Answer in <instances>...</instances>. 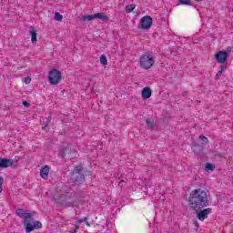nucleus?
<instances>
[{
    "instance_id": "1",
    "label": "nucleus",
    "mask_w": 233,
    "mask_h": 233,
    "mask_svg": "<svg viewBox=\"0 0 233 233\" xmlns=\"http://www.w3.org/2000/svg\"><path fill=\"white\" fill-rule=\"evenodd\" d=\"M189 205L196 211L208 207V195L207 191L202 188L192 190L189 195Z\"/></svg>"
},
{
    "instance_id": "2",
    "label": "nucleus",
    "mask_w": 233,
    "mask_h": 233,
    "mask_svg": "<svg viewBox=\"0 0 233 233\" xmlns=\"http://www.w3.org/2000/svg\"><path fill=\"white\" fill-rule=\"evenodd\" d=\"M18 218H24V227L25 228L26 233L33 232V230H37L39 228H43V224L39 221L34 222V216H35V212H30L25 209H16L15 211Z\"/></svg>"
},
{
    "instance_id": "3",
    "label": "nucleus",
    "mask_w": 233,
    "mask_h": 233,
    "mask_svg": "<svg viewBox=\"0 0 233 233\" xmlns=\"http://www.w3.org/2000/svg\"><path fill=\"white\" fill-rule=\"evenodd\" d=\"M139 63L143 70H150L154 66V56L150 54H144L140 56Z\"/></svg>"
},
{
    "instance_id": "4",
    "label": "nucleus",
    "mask_w": 233,
    "mask_h": 233,
    "mask_svg": "<svg viewBox=\"0 0 233 233\" xmlns=\"http://www.w3.org/2000/svg\"><path fill=\"white\" fill-rule=\"evenodd\" d=\"M56 198L57 199H62V200L72 199L76 198V193H74L70 188L65 186L62 187V190L57 191Z\"/></svg>"
},
{
    "instance_id": "5",
    "label": "nucleus",
    "mask_w": 233,
    "mask_h": 233,
    "mask_svg": "<svg viewBox=\"0 0 233 233\" xmlns=\"http://www.w3.org/2000/svg\"><path fill=\"white\" fill-rule=\"evenodd\" d=\"M61 71L57 69H52L47 76L50 85H59L61 83Z\"/></svg>"
},
{
    "instance_id": "6",
    "label": "nucleus",
    "mask_w": 233,
    "mask_h": 233,
    "mask_svg": "<svg viewBox=\"0 0 233 233\" xmlns=\"http://www.w3.org/2000/svg\"><path fill=\"white\" fill-rule=\"evenodd\" d=\"M81 170H83V167L81 166H77L75 167V170L72 174V179H74L76 185H79L85 181V175L81 173Z\"/></svg>"
},
{
    "instance_id": "7",
    "label": "nucleus",
    "mask_w": 233,
    "mask_h": 233,
    "mask_svg": "<svg viewBox=\"0 0 233 233\" xmlns=\"http://www.w3.org/2000/svg\"><path fill=\"white\" fill-rule=\"evenodd\" d=\"M215 60L219 65H227L228 61V52L227 51H218L215 55Z\"/></svg>"
},
{
    "instance_id": "8",
    "label": "nucleus",
    "mask_w": 233,
    "mask_h": 233,
    "mask_svg": "<svg viewBox=\"0 0 233 233\" xmlns=\"http://www.w3.org/2000/svg\"><path fill=\"white\" fill-rule=\"evenodd\" d=\"M94 19H100L101 21H108V16L105 13H96L94 15H87L82 17L84 21H94Z\"/></svg>"
},
{
    "instance_id": "9",
    "label": "nucleus",
    "mask_w": 233,
    "mask_h": 233,
    "mask_svg": "<svg viewBox=\"0 0 233 233\" xmlns=\"http://www.w3.org/2000/svg\"><path fill=\"white\" fill-rule=\"evenodd\" d=\"M152 26V18L149 15L143 16L140 19V28L142 30H148Z\"/></svg>"
},
{
    "instance_id": "10",
    "label": "nucleus",
    "mask_w": 233,
    "mask_h": 233,
    "mask_svg": "<svg viewBox=\"0 0 233 233\" xmlns=\"http://www.w3.org/2000/svg\"><path fill=\"white\" fill-rule=\"evenodd\" d=\"M212 212V208H208L206 209H199L197 211V218L198 219H199V221H205V219H207V218H208V214H210Z\"/></svg>"
},
{
    "instance_id": "11",
    "label": "nucleus",
    "mask_w": 233,
    "mask_h": 233,
    "mask_svg": "<svg viewBox=\"0 0 233 233\" xmlns=\"http://www.w3.org/2000/svg\"><path fill=\"white\" fill-rule=\"evenodd\" d=\"M142 99H150L152 97V89L148 86H146L142 89L141 92Z\"/></svg>"
},
{
    "instance_id": "12",
    "label": "nucleus",
    "mask_w": 233,
    "mask_h": 233,
    "mask_svg": "<svg viewBox=\"0 0 233 233\" xmlns=\"http://www.w3.org/2000/svg\"><path fill=\"white\" fill-rule=\"evenodd\" d=\"M14 165V160L7 158L0 159V168H8V167H12Z\"/></svg>"
},
{
    "instance_id": "13",
    "label": "nucleus",
    "mask_w": 233,
    "mask_h": 233,
    "mask_svg": "<svg viewBox=\"0 0 233 233\" xmlns=\"http://www.w3.org/2000/svg\"><path fill=\"white\" fill-rule=\"evenodd\" d=\"M50 173V167L48 166H45L40 170V176L43 179H46L48 177V174Z\"/></svg>"
},
{
    "instance_id": "14",
    "label": "nucleus",
    "mask_w": 233,
    "mask_h": 233,
    "mask_svg": "<svg viewBox=\"0 0 233 233\" xmlns=\"http://www.w3.org/2000/svg\"><path fill=\"white\" fill-rule=\"evenodd\" d=\"M66 152H70V147L68 146H63L59 149L60 157H65L66 156Z\"/></svg>"
},
{
    "instance_id": "15",
    "label": "nucleus",
    "mask_w": 233,
    "mask_h": 233,
    "mask_svg": "<svg viewBox=\"0 0 233 233\" xmlns=\"http://www.w3.org/2000/svg\"><path fill=\"white\" fill-rule=\"evenodd\" d=\"M29 34L31 35L32 43H37V33L35 32V29L31 28V30L29 31Z\"/></svg>"
},
{
    "instance_id": "16",
    "label": "nucleus",
    "mask_w": 233,
    "mask_h": 233,
    "mask_svg": "<svg viewBox=\"0 0 233 233\" xmlns=\"http://www.w3.org/2000/svg\"><path fill=\"white\" fill-rule=\"evenodd\" d=\"M227 70V66H220V70L217 73L215 79H219L223 76V72Z\"/></svg>"
},
{
    "instance_id": "17",
    "label": "nucleus",
    "mask_w": 233,
    "mask_h": 233,
    "mask_svg": "<svg viewBox=\"0 0 233 233\" xmlns=\"http://www.w3.org/2000/svg\"><path fill=\"white\" fill-rule=\"evenodd\" d=\"M100 63L103 66H106V65H108V59H106V56L102 55L100 56Z\"/></svg>"
},
{
    "instance_id": "18",
    "label": "nucleus",
    "mask_w": 233,
    "mask_h": 233,
    "mask_svg": "<svg viewBox=\"0 0 233 233\" xmlns=\"http://www.w3.org/2000/svg\"><path fill=\"white\" fill-rule=\"evenodd\" d=\"M86 221V218H81L79 220L76 221V224L75 225V231L74 232H77V230L79 229V225H81V223Z\"/></svg>"
},
{
    "instance_id": "19",
    "label": "nucleus",
    "mask_w": 233,
    "mask_h": 233,
    "mask_svg": "<svg viewBox=\"0 0 233 233\" xmlns=\"http://www.w3.org/2000/svg\"><path fill=\"white\" fill-rule=\"evenodd\" d=\"M135 9L136 5H128L126 6V12H127V14H130V12H134Z\"/></svg>"
},
{
    "instance_id": "20",
    "label": "nucleus",
    "mask_w": 233,
    "mask_h": 233,
    "mask_svg": "<svg viewBox=\"0 0 233 233\" xmlns=\"http://www.w3.org/2000/svg\"><path fill=\"white\" fill-rule=\"evenodd\" d=\"M178 3H180V5H192V0H178Z\"/></svg>"
},
{
    "instance_id": "21",
    "label": "nucleus",
    "mask_w": 233,
    "mask_h": 233,
    "mask_svg": "<svg viewBox=\"0 0 233 233\" xmlns=\"http://www.w3.org/2000/svg\"><path fill=\"white\" fill-rule=\"evenodd\" d=\"M55 20L56 21H63V15L59 13L55 14Z\"/></svg>"
},
{
    "instance_id": "22",
    "label": "nucleus",
    "mask_w": 233,
    "mask_h": 233,
    "mask_svg": "<svg viewBox=\"0 0 233 233\" xmlns=\"http://www.w3.org/2000/svg\"><path fill=\"white\" fill-rule=\"evenodd\" d=\"M192 149L197 156H199V154H201V152L198 151L199 150V146H193Z\"/></svg>"
},
{
    "instance_id": "23",
    "label": "nucleus",
    "mask_w": 233,
    "mask_h": 233,
    "mask_svg": "<svg viewBox=\"0 0 233 233\" xmlns=\"http://www.w3.org/2000/svg\"><path fill=\"white\" fill-rule=\"evenodd\" d=\"M146 123L149 128H154V120L147 119Z\"/></svg>"
},
{
    "instance_id": "24",
    "label": "nucleus",
    "mask_w": 233,
    "mask_h": 233,
    "mask_svg": "<svg viewBox=\"0 0 233 233\" xmlns=\"http://www.w3.org/2000/svg\"><path fill=\"white\" fill-rule=\"evenodd\" d=\"M199 139H201V141H203L204 145H207L208 143V138H207V137L201 135L199 137Z\"/></svg>"
},
{
    "instance_id": "25",
    "label": "nucleus",
    "mask_w": 233,
    "mask_h": 233,
    "mask_svg": "<svg viewBox=\"0 0 233 233\" xmlns=\"http://www.w3.org/2000/svg\"><path fill=\"white\" fill-rule=\"evenodd\" d=\"M214 168H215V167L212 164H210V163L206 164V170L212 171V170H214Z\"/></svg>"
},
{
    "instance_id": "26",
    "label": "nucleus",
    "mask_w": 233,
    "mask_h": 233,
    "mask_svg": "<svg viewBox=\"0 0 233 233\" xmlns=\"http://www.w3.org/2000/svg\"><path fill=\"white\" fill-rule=\"evenodd\" d=\"M24 81H25V85H30V83H32V77H30V76H25V77L24 78Z\"/></svg>"
},
{
    "instance_id": "27",
    "label": "nucleus",
    "mask_w": 233,
    "mask_h": 233,
    "mask_svg": "<svg viewBox=\"0 0 233 233\" xmlns=\"http://www.w3.org/2000/svg\"><path fill=\"white\" fill-rule=\"evenodd\" d=\"M5 181V178H3V177L0 176V194L1 192H3V183Z\"/></svg>"
},
{
    "instance_id": "28",
    "label": "nucleus",
    "mask_w": 233,
    "mask_h": 233,
    "mask_svg": "<svg viewBox=\"0 0 233 233\" xmlns=\"http://www.w3.org/2000/svg\"><path fill=\"white\" fill-rule=\"evenodd\" d=\"M24 106H25V108H28V106H30V103L24 101L23 102Z\"/></svg>"
},
{
    "instance_id": "29",
    "label": "nucleus",
    "mask_w": 233,
    "mask_h": 233,
    "mask_svg": "<svg viewBox=\"0 0 233 233\" xmlns=\"http://www.w3.org/2000/svg\"><path fill=\"white\" fill-rule=\"evenodd\" d=\"M182 96H183L184 97H186V96H188V93H187V92H184V93L182 94Z\"/></svg>"
},
{
    "instance_id": "30",
    "label": "nucleus",
    "mask_w": 233,
    "mask_h": 233,
    "mask_svg": "<svg viewBox=\"0 0 233 233\" xmlns=\"http://www.w3.org/2000/svg\"><path fill=\"white\" fill-rule=\"evenodd\" d=\"M227 50H228V52H231L232 47H231V46H228V47L227 48Z\"/></svg>"
},
{
    "instance_id": "31",
    "label": "nucleus",
    "mask_w": 233,
    "mask_h": 233,
    "mask_svg": "<svg viewBox=\"0 0 233 233\" xmlns=\"http://www.w3.org/2000/svg\"><path fill=\"white\" fill-rule=\"evenodd\" d=\"M84 223H86V225H87V227H90V224L88 223V221H86H86H84Z\"/></svg>"
},
{
    "instance_id": "32",
    "label": "nucleus",
    "mask_w": 233,
    "mask_h": 233,
    "mask_svg": "<svg viewBox=\"0 0 233 233\" xmlns=\"http://www.w3.org/2000/svg\"><path fill=\"white\" fill-rule=\"evenodd\" d=\"M197 3H201L203 0H195Z\"/></svg>"
},
{
    "instance_id": "33",
    "label": "nucleus",
    "mask_w": 233,
    "mask_h": 233,
    "mask_svg": "<svg viewBox=\"0 0 233 233\" xmlns=\"http://www.w3.org/2000/svg\"><path fill=\"white\" fill-rule=\"evenodd\" d=\"M70 203V205H74V202H69Z\"/></svg>"
}]
</instances>
